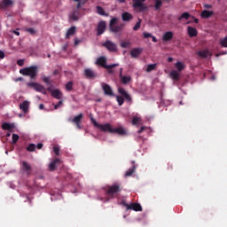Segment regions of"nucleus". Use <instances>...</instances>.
Returning <instances> with one entry per match:
<instances>
[{"label": "nucleus", "mask_w": 227, "mask_h": 227, "mask_svg": "<svg viewBox=\"0 0 227 227\" xmlns=\"http://www.w3.org/2000/svg\"><path fill=\"white\" fill-rule=\"evenodd\" d=\"M121 17L124 22H129V20H132V19H134V16H132L130 12H124L122 13Z\"/></svg>", "instance_id": "23"}, {"label": "nucleus", "mask_w": 227, "mask_h": 227, "mask_svg": "<svg viewBox=\"0 0 227 227\" xmlns=\"http://www.w3.org/2000/svg\"><path fill=\"white\" fill-rule=\"evenodd\" d=\"M116 101L118 102L119 106L124 104L125 99L121 96H116Z\"/></svg>", "instance_id": "43"}, {"label": "nucleus", "mask_w": 227, "mask_h": 227, "mask_svg": "<svg viewBox=\"0 0 227 227\" xmlns=\"http://www.w3.org/2000/svg\"><path fill=\"white\" fill-rule=\"evenodd\" d=\"M61 106H63V101L60 100L57 105L54 106V109H59Z\"/></svg>", "instance_id": "51"}, {"label": "nucleus", "mask_w": 227, "mask_h": 227, "mask_svg": "<svg viewBox=\"0 0 227 227\" xmlns=\"http://www.w3.org/2000/svg\"><path fill=\"white\" fill-rule=\"evenodd\" d=\"M122 84H129V82H130V81H132V77L129 76V75H125V76H121L120 77Z\"/></svg>", "instance_id": "32"}, {"label": "nucleus", "mask_w": 227, "mask_h": 227, "mask_svg": "<svg viewBox=\"0 0 227 227\" xmlns=\"http://www.w3.org/2000/svg\"><path fill=\"white\" fill-rule=\"evenodd\" d=\"M144 37L145 38H152V34H150L148 32H144Z\"/></svg>", "instance_id": "55"}, {"label": "nucleus", "mask_w": 227, "mask_h": 227, "mask_svg": "<svg viewBox=\"0 0 227 227\" xmlns=\"http://www.w3.org/2000/svg\"><path fill=\"white\" fill-rule=\"evenodd\" d=\"M122 76H123V68L121 67L120 73H119V77H122Z\"/></svg>", "instance_id": "62"}, {"label": "nucleus", "mask_w": 227, "mask_h": 227, "mask_svg": "<svg viewBox=\"0 0 227 227\" xmlns=\"http://www.w3.org/2000/svg\"><path fill=\"white\" fill-rule=\"evenodd\" d=\"M28 86H30V88H34V90H35V91H39V93L47 95V90H45V87H43V85H42L40 83L30 82V83H28Z\"/></svg>", "instance_id": "6"}, {"label": "nucleus", "mask_w": 227, "mask_h": 227, "mask_svg": "<svg viewBox=\"0 0 227 227\" xmlns=\"http://www.w3.org/2000/svg\"><path fill=\"white\" fill-rule=\"evenodd\" d=\"M27 152H35L36 150V145L35 144H29V145L27 147Z\"/></svg>", "instance_id": "40"}, {"label": "nucleus", "mask_w": 227, "mask_h": 227, "mask_svg": "<svg viewBox=\"0 0 227 227\" xmlns=\"http://www.w3.org/2000/svg\"><path fill=\"white\" fill-rule=\"evenodd\" d=\"M19 135L17 134H12V143L13 145H17V142L19 141Z\"/></svg>", "instance_id": "45"}, {"label": "nucleus", "mask_w": 227, "mask_h": 227, "mask_svg": "<svg viewBox=\"0 0 227 227\" xmlns=\"http://www.w3.org/2000/svg\"><path fill=\"white\" fill-rule=\"evenodd\" d=\"M176 68H177L178 72H182V70H184L185 68V65H184V63L178 61L176 64Z\"/></svg>", "instance_id": "36"}, {"label": "nucleus", "mask_w": 227, "mask_h": 227, "mask_svg": "<svg viewBox=\"0 0 227 227\" xmlns=\"http://www.w3.org/2000/svg\"><path fill=\"white\" fill-rule=\"evenodd\" d=\"M121 191V184H114L113 185L108 186V190L106 191V194L108 196H114V194H118Z\"/></svg>", "instance_id": "5"}, {"label": "nucleus", "mask_w": 227, "mask_h": 227, "mask_svg": "<svg viewBox=\"0 0 227 227\" xmlns=\"http://www.w3.org/2000/svg\"><path fill=\"white\" fill-rule=\"evenodd\" d=\"M118 91H119L120 95H121V98H125V100H127V102H132V97L130 96V94H129V92H127V90H125V89L120 87L118 89Z\"/></svg>", "instance_id": "9"}, {"label": "nucleus", "mask_w": 227, "mask_h": 227, "mask_svg": "<svg viewBox=\"0 0 227 227\" xmlns=\"http://www.w3.org/2000/svg\"><path fill=\"white\" fill-rule=\"evenodd\" d=\"M103 47H106L109 51V52H118V47L116 43L112 41H106L103 43Z\"/></svg>", "instance_id": "7"}, {"label": "nucleus", "mask_w": 227, "mask_h": 227, "mask_svg": "<svg viewBox=\"0 0 227 227\" xmlns=\"http://www.w3.org/2000/svg\"><path fill=\"white\" fill-rule=\"evenodd\" d=\"M188 35L191 38H194V36H198V30L195 27H188Z\"/></svg>", "instance_id": "21"}, {"label": "nucleus", "mask_w": 227, "mask_h": 227, "mask_svg": "<svg viewBox=\"0 0 227 227\" xmlns=\"http://www.w3.org/2000/svg\"><path fill=\"white\" fill-rule=\"evenodd\" d=\"M43 81L45 82V84H51V80L47 76L43 77Z\"/></svg>", "instance_id": "49"}, {"label": "nucleus", "mask_w": 227, "mask_h": 227, "mask_svg": "<svg viewBox=\"0 0 227 227\" xmlns=\"http://www.w3.org/2000/svg\"><path fill=\"white\" fill-rule=\"evenodd\" d=\"M224 54H227V51H223V52L217 53L216 57L219 58V56H223Z\"/></svg>", "instance_id": "61"}, {"label": "nucleus", "mask_w": 227, "mask_h": 227, "mask_svg": "<svg viewBox=\"0 0 227 227\" xmlns=\"http://www.w3.org/2000/svg\"><path fill=\"white\" fill-rule=\"evenodd\" d=\"M73 1H74V3H78L75 10H81V7L84 6V4H86V2L88 0H73Z\"/></svg>", "instance_id": "33"}, {"label": "nucleus", "mask_w": 227, "mask_h": 227, "mask_svg": "<svg viewBox=\"0 0 227 227\" xmlns=\"http://www.w3.org/2000/svg\"><path fill=\"white\" fill-rule=\"evenodd\" d=\"M123 27H125V24H121L119 26L111 27L110 29L113 33H120V31H121V29H123Z\"/></svg>", "instance_id": "26"}, {"label": "nucleus", "mask_w": 227, "mask_h": 227, "mask_svg": "<svg viewBox=\"0 0 227 227\" xmlns=\"http://www.w3.org/2000/svg\"><path fill=\"white\" fill-rule=\"evenodd\" d=\"M74 40V45L75 46H77V45H79V43H82V40H79V39H77V37H75Z\"/></svg>", "instance_id": "52"}, {"label": "nucleus", "mask_w": 227, "mask_h": 227, "mask_svg": "<svg viewBox=\"0 0 227 227\" xmlns=\"http://www.w3.org/2000/svg\"><path fill=\"white\" fill-rule=\"evenodd\" d=\"M143 52V48H135L130 51L131 58H137Z\"/></svg>", "instance_id": "18"}, {"label": "nucleus", "mask_w": 227, "mask_h": 227, "mask_svg": "<svg viewBox=\"0 0 227 227\" xmlns=\"http://www.w3.org/2000/svg\"><path fill=\"white\" fill-rule=\"evenodd\" d=\"M141 22L142 20L138 19V22L136 23V25L133 27V31H138V29L141 27Z\"/></svg>", "instance_id": "41"}, {"label": "nucleus", "mask_w": 227, "mask_h": 227, "mask_svg": "<svg viewBox=\"0 0 227 227\" xmlns=\"http://www.w3.org/2000/svg\"><path fill=\"white\" fill-rule=\"evenodd\" d=\"M59 164H61V160L59 159H55L53 160L50 165H49V169L50 171H55L57 166H59Z\"/></svg>", "instance_id": "14"}, {"label": "nucleus", "mask_w": 227, "mask_h": 227, "mask_svg": "<svg viewBox=\"0 0 227 227\" xmlns=\"http://www.w3.org/2000/svg\"><path fill=\"white\" fill-rule=\"evenodd\" d=\"M212 15H214V12L212 11H207V10L202 11L200 13L201 19H210Z\"/></svg>", "instance_id": "20"}, {"label": "nucleus", "mask_w": 227, "mask_h": 227, "mask_svg": "<svg viewBox=\"0 0 227 227\" xmlns=\"http://www.w3.org/2000/svg\"><path fill=\"white\" fill-rule=\"evenodd\" d=\"M17 65H19V67H24V59H19Z\"/></svg>", "instance_id": "54"}, {"label": "nucleus", "mask_w": 227, "mask_h": 227, "mask_svg": "<svg viewBox=\"0 0 227 227\" xmlns=\"http://www.w3.org/2000/svg\"><path fill=\"white\" fill-rule=\"evenodd\" d=\"M26 31H27V33H29V35H35L36 34V30H35V28H33V27L27 28Z\"/></svg>", "instance_id": "46"}, {"label": "nucleus", "mask_w": 227, "mask_h": 227, "mask_svg": "<svg viewBox=\"0 0 227 227\" xmlns=\"http://www.w3.org/2000/svg\"><path fill=\"white\" fill-rule=\"evenodd\" d=\"M129 45H130V43H129V42H122V43H121V47L122 49H127V47H129Z\"/></svg>", "instance_id": "48"}, {"label": "nucleus", "mask_w": 227, "mask_h": 227, "mask_svg": "<svg viewBox=\"0 0 227 227\" xmlns=\"http://www.w3.org/2000/svg\"><path fill=\"white\" fill-rule=\"evenodd\" d=\"M132 163V168L128 169L127 172L125 173V177L127 178L128 176H132V175H134V173L136 172V161H131Z\"/></svg>", "instance_id": "17"}, {"label": "nucleus", "mask_w": 227, "mask_h": 227, "mask_svg": "<svg viewBox=\"0 0 227 227\" xmlns=\"http://www.w3.org/2000/svg\"><path fill=\"white\" fill-rule=\"evenodd\" d=\"M154 1H155L154 10H156V12H159V10H160L162 6V2L160 0H154Z\"/></svg>", "instance_id": "35"}, {"label": "nucleus", "mask_w": 227, "mask_h": 227, "mask_svg": "<svg viewBox=\"0 0 227 227\" xmlns=\"http://www.w3.org/2000/svg\"><path fill=\"white\" fill-rule=\"evenodd\" d=\"M0 59H4V51H0Z\"/></svg>", "instance_id": "59"}, {"label": "nucleus", "mask_w": 227, "mask_h": 227, "mask_svg": "<svg viewBox=\"0 0 227 227\" xmlns=\"http://www.w3.org/2000/svg\"><path fill=\"white\" fill-rule=\"evenodd\" d=\"M20 74H21V75L30 77V79H36V76L38 75V67L31 66L22 68L20 70Z\"/></svg>", "instance_id": "1"}, {"label": "nucleus", "mask_w": 227, "mask_h": 227, "mask_svg": "<svg viewBox=\"0 0 227 227\" xmlns=\"http://www.w3.org/2000/svg\"><path fill=\"white\" fill-rule=\"evenodd\" d=\"M170 75L174 81H180V74H178V71H171Z\"/></svg>", "instance_id": "31"}, {"label": "nucleus", "mask_w": 227, "mask_h": 227, "mask_svg": "<svg viewBox=\"0 0 227 227\" xmlns=\"http://www.w3.org/2000/svg\"><path fill=\"white\" fill-rule=\"evenodd\" d=\"M112 134H119L120 136H123L126 134V131L125 129H123V128H117V129L113 128Z\"/></svg>", "instance_id": "27"}, {"label": "nucleus", "mask_w": 227, "mask_h": 227, "mask_svg": "<svg viewBox=\"0 0 227 227\" xmlns=\"http://www.w3.org/2000/svg\"><path fill=\"white\" fill-rule=\"evenodd\" d=\"M53 152H54L55 155H57V156L59 155V147L54 146Z\"/></svg>", "instance_id": "50"}, {"label": "nucleus", "mask_w": 227, "mask_h": 227, "mask_svg": "<svg viewBox=\"0 0 227 227\" xmlns=\"http://www.w3.org/2000/svg\"><path fill=\"white\" fill-rule=\"evenodd\" d=\"M129 210H135V212H143V207H141V204L131 203L129 204Z\"/></svg>", "instance_id": "15"}, {"label": "nucleus", "mask_w": 227, "mask_h": 227, "mask_svg": "<svg viewBox=\"0 0 227 227\" xmlns=\"http://www.w3.org/2000/svg\"><path fill=\"white\" fill-rule=\"evenodd\" d=\"M69 18L71 20L77 22L81 18V12L78 9H74V11L69 14Z\"/></svg>", "instance_id": "11"}, {"label": "nucleus", "mask_w": 227, "mask_h": 227, "mask_svg": "<svg viewBox=\"0 0 227 227\" xmlns=\"http://www.w3.org/2000/svg\"><path fill=\"white\" fill-rule=\"evenodd\" d=\"M20 109H21V111L23 113H28L29 111V101L25 100L23 101L20 105Z\"/></svg>", "instance_id": "16"}, {"label": "nucleus", "mask_w": 227, "mask_h": 227, "mask_svg": "<svg viewBox=\"0 0 227 227\" xmlns=\"http://www.w3.org/2000/svg\"><path fill=\"white\" fill-rule=\"evenodd\" d=\"M116 22H118V19L113 18V19L110 20V27H114V24H116Z\"/></svg>", "instance_id": "47"}, {"label": "nucleus", "mask_w": 227, "mask_h": 227, "mask_svg": "<svg viewBox=\"0 0 227 227\" xmlns=\"http://www.w3.org/2000/svg\"><path fill=\"white\" fill-rule=\"evenodd\" d=\"M101 86L105 95L107 97H114V91H113V88H111L109 84L103 82Z\"/></svg>", "instance_id": "8"}, {"label": "nucleus", "mask_w": 227, "mask_h": 227, "mask_svg": "<svg viewBox=\"0 0 227 227\" xmlns=\"http://www.w3.org/2000/svg\"><path fill=\"white\" fill-rule=\"evenodd\" d=\"M12 33L16 35V36H20V32H19V28H17L16 30H12Z\"/></svg>", "instance_id": "56"}, {"label": "nucleus", "mask_w": 227, "mask_h": 227, "mask_svg": "<svg viewBox=\"0 0 227 227\" xmlns=\"http://www.w3.org/2000/svg\"><path fill=\"white\" fill-rule=\"evenodd\" d=\"M139 121H141V118L134 116L132 119V125H138Z\"/></svg>", "instance_id": "44"}, {"label": "nucleus", "mask_w": 227, "mask_h": 227, "mask_svg": "<svg viewBox=\"0 0 227 227\" xmlns=\"http://www.w3.org/2000/svg\"><path fill=\"white\" fill-rule=\"evenodd\" d=\"M83 114H78V115H76V116H74V119H72V122L73 123H81V121H82V118H83Z\"/></svg>", "instance_id": "30"}, {"label": "nucleus", "mask_w": 227, "mask_h": 227, "mask_svg": "<svg viewBox=\"0 0 227 227\" xmlns=\"http://www.w3.org/2000/svg\"><path fill=\"white\" fill-rule=\"evenodd\" d=\"M162 40H163V42H169V41L173 40V32H171V31L166 32L163 35Z\"/></svg>", "instance_id": "22"}, {"label": "nucleus", "mask_w": 227, "mask_h": 227, "mask_svg": "<svg viewBox=\"0 0 227 227\" xmlns=\"http://www.w3.org/2000/svg\"><path fill=\"white\" fill-rule=\"evenodd\" d=\"M155 68H157V64H150L147 66L146 72H153Z\"/></svg>", "instance_id": "39"}, {"label": "nucleus", "mask_w": 227, "mask_h": 227, "mask_svg": "<svg viewBox=\"0 0 227 227\" xmlns=\"http://www.w3.org/2000/svg\"><path fill=\"white\" fill-rule=\"evenodd\" d=\"M106 21L101 20L98 22V36H100L101 35H104V33L106 32Z\"/></svg>", "instance_id": "10"}, {"label": "nucleus", "mask_w": 227, "mask_h": 227, "mask_svg": "<svg viewBox=\"0 0 227 227\" xmlns=\"http://www.w3.org/2000/svg\"><path fill=\"white\" fill-rule=\"evenodd\" d=\"M204 8H206L207 10H210L212 8V5L206 4H204Z\"/></svg>", "instance_id": "58"}, {"label": "nucleus", "mask_w": 227, "mask_h": 227, "mask_svg": "<svg viewBox=\"0 0 227 227\" xmlns=\"http://www.w3.org/2000/svg\"><path fill=\"white\" fill-rule=\"evenodd\" d=\"M66 90L67 91H72L74 90V82H68L67 84H66Z\"/></svg>", "instance_id": "38"}, {"label": "nucleus", "mask_w": 227, "mask_h": 227, "mask_svg": "<svg viewBox=\"0 0 227 227\" xmlns=\"http://www.w3.org/2000/svg\"><path fill=\"white\" fill-rule=\"evenodd\" d=\"M182 19H184L185 20H189L191 19V14L189 12H184L179 18L178 20H182Z\"/></svg>", "instance_id": "37"}, {"label": "nucleus", "mask_w": 227, "mask_h": 227, "mask_svg": "<svg viewBox=\"0 0 227 227\" xmlns=\"http://www.w3.org/2000/svg\"><path fill=\"white\" fill-rule=\"evenodd\" d=\"M51 97H53V98H57V100H61L63 93L60 92L59 90L56 89L52 90Z\"/></svg>", "instance_id": "19"}, {"label": "nucleus", "mask_w": 227, "mask_h": 227, "mask_svg": "<svg viewBox=\"0 0 227 227\" xmlns=\"http://www.w3.org/2000/svg\"><path fill=\"white\" fill-rule=\"evenodd\" d=\"M121 205H122L123 207H126L127 210H129V207L130 204H128L127 202H125V200H122L121 202Z\"/></svg>", "instance_id": "53"}, {"label": "nucleus", "mask_w": 227, "mask_h": 227, "mask_svg": "<svg viewBox=\"0 0 227 227\" xmlns=\"http://www.w3.org/2000/svg\"><path fill=\"white\" fill-rule=\"evenodd\" d=\"M42 148H43V144L42 143L37 144V149L42 150Z\"/></svg>", "instance_id": "60"}, {"label": "nucleus", "mask_w": 227, "mask_h": 227, "mask_svg": "<svg viewBox=\"0 0 227 227\" xmlns=\"http://www.w3.org/2000/svg\"><path fill=\"white\" fill-rule=\"evenodd\" d=\"M106 70H108V73H109V74H114V71L113 70V68H106Z\"/></svg>", "instance_id": "64"}, {"label": "nucleus", "mask_w": 227, "mask_h": 227, "mask_svg": "<svg viewBox=\"0 0 227 227\" xmlns=\"http://www.w3.org/2000/svg\"><path fill=\"white\" fill-rule=\"evenodd\" d=\"M84 75L87 77V79H95L98 77V74L95 73V71L90 68L84 70Z\"/></svg>", "instance_id": "12"}, {"label": "nucleus", "mask_w": 227, "mask_h": 227, "mask_svg": "<svg viewBox=\"0 0 227 227\" xmlns=\"http://www.w3.org/2000/svg\"><path fill=\"white\" fill-rule=\"evenodd\" d=\"M2 129L3 130H9V132H13V129H15V124L10 122H4L2 124Z\"/></svg>", "instance_id": "13"}, {"label": "nucleus", "mask_w": 227, "mask_h": 227, "mask_svg": "<svg viewBox=\"0 0 227 227\" xmlns=\"http://www.w3.org/2000/svg\"><path fill=\"white\" fill-rule=\"evenodd\" d=\"M90 120L94 127H97V129H99L101 132H109V134H113V126H111L110 123L98 124V122H97V120H95L94 118H91Z\"/></svg>", "instance_id": "2"}, {"label": "nucleus", "mask_w": 227, "mask_h": 227, "mask_svg": "<svg viewBox=\"0 0 227 227\" xmlns=\"http://www.w3.org/2000/svg\"><path fill=\"white\" fill-rule=\"evenodd\" d=\"M13 4V1L12 0H3L2 2V10H4V8H8V6H12Z\"/></svg>", "instance_id": "29"}, {"label": "nucleus", "mask_w": 227, "mask_h": 227, "mask_svg": "<svg viewBox=\"0 0 227 227\" xmlns=\"http://www.w3.org/2000/svg\"><path fill=\"white\" fill-rule=\"evenodd\" d=\"M220 45L227 48V36L220 40Z\"/></svg>", "instance_id": "42"}, {"label": "nucleus", "mask_w": 227, "mask_h": 227, "mask_svg": "<svg viewBox=\"0 0 227 227\" xmlns=\"http://www.w3.org/2000/svg\"><path fill=\"white\" fill-rule=\"evenodd\" d=\"M133 1V8L137 10L138 12H146L148 10V6L145 4V1L146 0H132Z\"/></svg>", "instance_id": "4"}, {"label": "nucleus", "mask_w": 227, "mask_h": 227, "mask_svg": "<svg viewBox=\"0 0 227 227\" xmlns=\"http://www.w3.org/2000/svg\"><path fill=\"white\" fill-rule=\"evenodd\" d=\"M198 56L200 58H202V59H207L208 58L209 54H210V51L208 50H203V51H198Z\"/></svg>", "instance_id": "25"}, {"label": "nucleus", "mask_w": 227, "mask_h": 227, "mask_svg": "<svg viewBox=\"0 0 227 227\" xmlns=\"http://www.w3.org/2000/svg\"><path fill=\"white\" fill-rule=\"evenodd\" d=\"M96 10H97V13H98V15H102V16H105V17H109V14L106 13V11L100 5H98L96 7Z\"/></svg>", "instance_id": "28"}, {"label": "nucleus", "mask_w": 227, "mask_h": 227, "mask_svg": "<svg viewBox=\"0 0 227 227\" xmlns=\"http://www.w3.org/2000/svg\"><path fill=\"white\" fill-rule=\"evenodd\" d=\"M96 65H99L103 68H116V67H120V64L107 65V59L106 57H99L96 61Z\"/></svg>", "instance_id": "3"}, {"label": "nucleus", "mask_w": 227, "mask_h": 227, "mask_svg": "<svg viewBox=\"0 0 227 227\" xmlns=\"http://www.w3.org/2000/svg\"><path fill=\"white\" fill-rule=\"evenodd\" d=\"M77 27H75L74 26V27H71L67 34H66V38L67 40H68V38H70V36H74L75 35V31H76Z\"/></svg>", "instance_id": "24"}, {"label": "nucleus", "mask_w": 227, "mask_h": 227, "mask_svg": "<svg viewBox=\"0 0 227 227\" xmlns=\"http://www.w3.org/2000/svg\"><path fill=\"white\" fill-rule=\"evenodd\" d=\"M77 129H79V130H81V129H82V126H81V122H78L75 124Z\"/></svg>", "instance_id": "63"}, {"label": "nucleus", "mask_w": 227, "mask_h": 227, "mask_svg": "<svg viewBox=\"0 0 227 227\" xmlns=\"http://www.w3.org/2000/svg\"><path fill=\"white\" fill-rule=\"evenodd\" d=\"M22 169L23 171H31V165L27 161H22Z\"/></svg>", "instance_id": "34"}, {"label": "nucleus", "mask_w": 227, "mask_h": 227, "mask_svg": "<svg viewBox=\"0 0 227 227\" xmlns=\"http://www.w3.org/2000/svg\"><path fill=\"white\" fill-rule=\"evenodd\" d=\"M145 129L146 128L145 126L141 127L140 129L137 131V134H142L143 131L145 130Z\"/></svg>", "instance_id": "57"}]
</instances>
